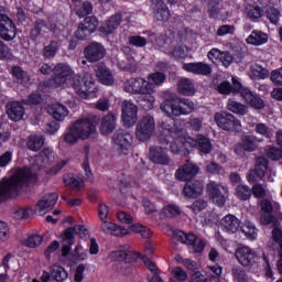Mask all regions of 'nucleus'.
I'll use <instances>...</instances> for the list:
<instances>
[{"mask_svg": "<svg viewBox=\"0 0 282 282\" xmlns=\"http://www.w3.org/2000/svg\"><path fill=\"white\" fill-rule=\"evenodd\" d=\"M235 257L245 268H250V265H254V263L259 261V256H257V252L250 249V247L238 248L235 252Z\"/></svg>", "mask_w": 282, "mask_h": 282, "instance_id": "nucleus-15", "label": "nucleus"}, {"mask_svg": "<svg viewBox=\"0 0 282 282\" xmlns=\"http://www.w3.org/2000/svg\"><path fill=\"white\" fill-rule=\"evenodd\" d=\"M237 196L239 199H250L252 192L246 185H238L236 188Z\"/></svg>", "mask_w": 282, "mask_h": 282, "instance_id": "nucleus-59", "label": "nucleus"}, {"mask_svg": "<svg viewBox=\"0 0 282 282\" xmlns=\"http://www.w3.org/2000/svg\"><path fill=\"white\" fill-rule=\"evenodd\" d=\"M239 219L235 215H227L220 220V228L228 235H235L239 230Z\"/></svg>", "mask_w": 282, "mask_h": 282, "instance_id": "nucleus-29", "label": "nucleus"}, {"mask_svg": "<svg viewBox=\"0 0 282 282\" xmlns=\"http://www.w3.org/2000/svg\"><path fill=\"white\" fill-rule=\"evenodd\" d=\"M153 131H155V119L148 115L140 119L137 124V138L141 142L149 140L153 135Z\"/></svg>", "mask_w": 282, "mask_h": 282, "instance_id": "nucleus-10", "label": "nucleus"}, {"mask_svg": "<svg viewBox=\"0 0 282 282\" xmlns=\"http://www.w3.org/2000/svg\"><path fill=\"white\" fill-rule=\"evenodd\" d=\"M88 258L89 253H87L85 247L80 243H77L70 253V261H73V263H80V261H87Z\"/></svg>", "mask_w": 282, "mask_h": 282, "instance_id": "nucleus-39", "label": "nucleus"}, {"mask_svg": "<svg viewBox=\"0 0 282 282\" xmlns=\"http://www.w3.org/2000/svg\"><path fill=\"white\" fill-rule=\"evenodd\" d=\"M158 12L155 13V18L158 21H169V18L171 17V13L169 12V9L164 7V2L158 1Z\"/></svg>", "mask_w": 282, "mask_h": 282, "instance_id": "nucleus-52", "label": "nucleus"}, {"mask_svg": "<svg viewBox=\"0 0 282 282\" xmlns=\"http://www.w3.org/2000/svg\"><path fill=\"white\" fill-rule=\"evenodd\" d=\"M68 85H72L77 96L85 100L95 98L96 94H98L96 82H94V77L89 74L75 75Z\"/></svg>", "mask_w": 282, "mask_h": 282, "instance_id": "nucleus-4", "label": "nucleus"}, {"mask_svg": "<svg viewBox=\"0 0 282 282\" xmlns=\"http://www.w3.org/2000/svg\"><path fill=\"white\" fill-rule=\"evenodd\" d=\"M50 162H54V150H52V148H45L41 151L39 156H36L35 166L43 169V166H47Z\"/></svg>", "mask_w": 282, "mask_h": 282, "instance_id": "nucleus-34", "label": "nucleus"}, {"mask_svg": "<svg viewBox=\"0 0 282 282\" xmlns=\"http://www.w3.org/2000/svg\"><path fill=\"white\" fill-rule=\"evenodd\" d=\"M56 202H58V194L51 193L43 196L42 199L39 200V203L35 205V214L43 216L47 215L52 208L56 205Z\"/></svg>", "mask_w": 282, "mask_h": 282, "instance_id": "nucleus-16", "label": "nucleus"}, {"mask_svg": "<svg viewBox=\"0 0 282 282\" xmlns=\"http://www.w3.org/2000/svg\"><path fill=\"white\" fill-rule=\"evenodd\" d=\"M174 241L189 246V250L194 254H202L206 248V240L197 237L193 232L186 234L184 231H176L174 232Z\"/></svg>", "mask_w": 282, "mask_h": 282, "instance_id": "nucleus-7", "label": "nucleus"}, {"mask_svg": "<svg viewBox=\"0 0 282 282\" xmlns=\"http://www.w3.org/2000/svg\"><path fill=\"white\" fill-rule=\"evenodd\" d=\"M232 85L234 87L229 84V82H223L218 85L217 90L219 94H224L228 96V94H240L243 91V86L241 85V82L237 77H232Z\"/></svg>", "mask_w": 282, "mask_h": 282, "instance_id": "nucleus-21", "label": "nucleus"}, {"mask_svg": "<svg viewBox=\"0 0 282 282\" xmlns=\"http://www.w3.org/2000/svg\"><path fill=\"white\" fill-rule=\"evenodd\" d=\"M183 193L186 197H199L204 193V184L199 181L187 182Z\"/></svg>", "mask_w": 282, "mask_h": 282, "instance_id": "nucleus-32", "label": "nucleus"}, {"mask_svg": "<svg viewBox=\"0 0 282 282\" xmlns=\"http://www.w3.org/2000/svg\"><path fill=\"white\" fill-rule=\"evenodd\" d=\"M85 57L90 63H96L105 58V46L100 43L93 42L84 51Z\"/></svg>", "mask_w": 282, "mask_h": 282, "instance_id": "nucleus-18", "label": "nucleus"}, {"mask_svg": "<svg viewBox=\"0 0 282 282\" xmlns=\"http://www.w3.org/2000/svg\"><path fill=\"white\" fill-rule=\"evenodd\" d=\"M224 269L219 265L207 267V274H209L210 282H220Z\"/></svg>", "mask_w": 282, "mask_h": 282, "instance_id": "nucleus-46", "label": "nucleus"}, {"mask_svg": "<svg viewBox=\"0 0 282 282\" xmlns=\"http://www.w3.org/2000/svg\"><path fill=\"white\" fill-rule=\"evenodd\" d=\"M12 216L14 219H30V217H32V208L15 207L13 208Z\"/></svg>", "mask_w": 282, "mask_h": 282, "instance_id": "nucleus-47", "label": "nucleus"}, {"mask_svg": "<svg viewBox=\"0 0 282 282\" xmlns=\"http://www.w3.org/2000/svg\"><path fill=\"white\" fill-rule=\"evenodd\" d=\"M259 140L256 137L247 135L242 139L241 145L237 144L235 152L241 156L246 155V151L252 152L257 149Z\"/></svg>", "mask_w": 282, "mask_h": 282, "instance_id": "nucleus-28", "label": "nucleus"}, {"mask_svg": "<svg viewBox=\"0 0 282 282\" xmlns=\"http://www.w3.org/2000/svg\"><path fill=\"white\" fill-rule=\"evenodd\" d=\"M122 22V15L115 14L109 18L101 26L100 32L104 34H113L116 30L120 26V23Z\"/></svg>", "mask_w": 282, "mask_h": 282, "instance_id": "nucleus-30", "label": "nucleus"}, {"mask_svg": "<svg viewBox=\"0 0 282 282\" xmlns=\"http://www.w3.org/2000/svg\"><path fill=\"white\" fill-rule=\"evenodd\" d=\"M10 239V227L8 223L0 220V242L6 243Z\"/></svg>", "mask_w": 282, "mask_h": 282, "instance_id": "nucleus-57", "label": "nucleus"}, {"mask_svg": "<svg viewBox=\"0 0 282 282\" xmlns=\"http://www.w3.org/2000/svg\"><path fill=\"white\" fill-rule=\"evenodd\" d=\"M148 86L150 91H155V87H162L166 82V75L162 72H155L148 76Z\"/></svg>", "mask_w": 282, "mask_h": 282, "instance_id": "nucleus-36", "label": "nucleus"}, {"mask_svg": "<svg viewBox=\"0 0 282 282\" xmlns=\"http://www.w3.org/2000/svg\"><path fill=\"white\" fill-rule=\"evenodd\" d=\"M208 206V204L206 203V200L199 198L196 199L192 205H191V210H193V213L195 215H198V213H202V210H204V208H206Z\"/></svg>", "mask_w": 282, "mask_h": 282, "instance_id": "nucleus-62", "label": "nucleus"}, {"mask_svg": "<svg viewBox=\"0 0 282 282\" xmlns=\"http://www.w3.org/2000/svg\"><path fill=\"white\" fill-rule=\"evenodd\" d=\"M163 213H164L165 217L173 218V217H178V215H181L182 210L180 209V207L177 205L170 204L163 208Z\"/></svg>", "mask_w": 282, "mask_h": 282, "instance_id": "nucleus-54", "label": "nucleus"}, {"mask_svg": "<svg viewBox=\"0 0 282 282\" xmlns=\"http://www.w3.org/2000/svg\"><path fill=\"white\" fill-rule=\"evenodd\" d=\"M26 248H39L43 243V236L40 234H31L28 239L23 241Z\"/></svg>", "mask_w": 282, "mask_h": 282, "instance_id": "nucleus-48", "label": "nucleus"}, {"mask_svg": "<svg viewBox=\"0 0 282 282\" xmlns=\"http://www.w3.org/2000/svg\"><path fill=\"white\" fill-rule=\"evenodd\" d=\"M47 112L57 122H63V120L69 116V109H67V106L58 102L50 105Z\"/></svg>", "mask_w": 282, "mask_h": 282, "instance_id": "nucleus-25", "label": "nucleus"}, {"mask_svg": "<svg viewBox=\"0 0 282 282\" xmlns=\"http://www.w3.org/2000/svg\"><path fill=\"white\" fill-rule=\"evenodd\" d=\"M241 96L246 100V102L251 105L254 109H263L265 107L263 99L254 96V94H252V91H250V89L248 88L241 90Z\"/></svg>", "mask_w": 282, "mask_h": 282, "instance_id": "nucleus-35", "label": "nucleus"}, {"mask_svg": "<svg viewBox=\"0 0 282 282\" xmlns=\"http://www.w3.org/2000/svg\"><path fill=\"white\" fill-rule=\"evenodd\" d=\"M61 248V242L54 240L51 245H48L44 251L45 259L51 260L53 254H56L58 249Z\"/></svg>", "mask_w": 282, "mask_h": 282, "instance_id": "nucleus-55", "label": "nucleus"}, {"mask_svg": "<svg viewBox=\"0 0 282 282\" xmlns=\"http://www.w3.org/2000/svg\"><path fill=\"white\" fill-rule=\"evenodd\" d=\"M267 17L273 25H276V23H279V19H281V11L276 8H269L267 10Z\"/></svg>", "mask_w": 282, "mask_h": 282, "instance_id": "nucleus-61", "label": "nucleus"}, {"mask_svg": "<svg viewBox=\"0 0 282 282\" xmlns=\"http://www.w3.org/2000/svg\"><path fill=\"white\" fill-rule=\"evenodd\" d=\"M75 235H78L79 237H87L89 235V231L85 226L83 225H76L74 228H67L64 230L59 239L63 243L61 252L62 257L69 259L72 261V246H74V237Z\"/></svg>", "mask_w": 282, "mask_h": 282, "instance_id": "nucleus-5", "label": "nucleus"}, {"mask_svg": "<svg viewBox=\"0 0 282 282\" xmlns=\"http://www.w3.org/2000/svg\"><path fill=\"white\" fill-rule=\"evenodd\" d=\"M56 52H58V42H51L50 45L44 48L43 54L45 58H54Z\"/></svg>", "mask_w": 282, "mask_h": 282, "instance_id": "nucleus-56", "label": "nucleus"}, {"mask_svg": "<svg viewBox=\"0 0 282 282\" xmlns=\"http://www.w3.org/2000/svg\"><path fill=\"white\" fill-rule=\"evenodd\" d=\"M252 193L254 197L261 198V197H270V192L263 187L261 184H254L252 186Z\"/></svg>", "mask_w": 282, "mask_h": 282, "instance_id": "nucleus-60", "label": "nucleus"}, {"mask_svg": "<svg viewBox=\"0 0 282 282\" xmlns=\"http://www.w3.org/2000/svg\"><path fill=\"white\" fill-rule=\"evenodd\" d=\"M121 120L128 129L138 122V106L129 100H124L121 106Z\"/></svg>", "mask_w": 282, "mask_h": 282, "instance_id": "nucleus-11", "label": "nucleus"}, {"mask_svg": "<svg viewBox=\"0 0 282 282\" xmlns=\"http://www.w3.org/2000/svg\"><path fill=\"white\" fill-rule=\"evenodd\" d=\"M226 193H228V189L219 183L209 182L207 185V195L216 206L226 204Z\"/></svg>", "mask_w": 282, "mask_h": 282, "instance_id": "nucleus-12", "label": "nucleus"}, {"mask_svg": "<svg viewBox=\"0 0 282 282\" xmlns=\"http://www.w3.org/2000/svg\"><path fill=\"white\" fill-rule=\"evenodd\" d=\"M51 276L57 282L67 281V276H69V273H67V270L65 268L54 264L51 268Z\"/></svg>", "mask_w": 282, "mask_h": 282, "instance_id": "nucleus-43", "label": "nucleus"}, {"mask_svg": "<svg viewBox=\"0 0 282 282\" xmlns=\"http://www.w3.org/2000/svg\"><path fill=\"white\" fill-rule=\"evenodd\" d=\"M35 181L36 173L28 167L17 170L11 177H3L0 181V202L14 197V195L19 194L21 188Z\"/></svg>", "mask_w": 282, "mask_h": 282, "instance_id": "nucleus-2", "label": "nucleus"}, {"mask_svg": "<svg viewBox=\"0 0 282 282\" xmlns=\"http://www.w3.org/2000/svg\"><path fill=\"white\" fill-rule=\"evenodd\" d=\"M100 228L102 232H106V235H112L113 237H124L129 235V229L118 226L116 223H111L109 220H104Z\"/></svg>", "mask_w": 282, "mask_h": 282, "instance_id": "nucleus-22", "label": "nucleus"}, {"mask_svg": "<svg viewBox=\"0 0 282 282\" xmlns=\"http://www.w3.org/2000/svg\"><path fill=\"white\" fill-rule=\"evenodd\" d=\"M91 10H94V8L91 7V3L84 2L80 4V7L76 9V12L78 17H87V14H91Z\"/></svg>", "mask_w": 282, "mask_h": 282, "instance_id": "nucleus-63", "label": "nucleus"}, {"mask_svg": "<svg viewBox=\"0 0 282 282\" xmlns=\"http://www.w3.org/2000/svg\"><path fill=\"white\" fill-rule=\"evenodd\" d=\"M183 69L188 72L189 74H196L202 76H208L213 72V68L208 66V64H204L202 62L197 63H185L183 64Z\"/></svg>", "mask_w": 282, "mask_h": 282, "instance_id": "nucleus-27", "label": "nucleus"}, {"mask_svg": "<svg viewBox=\"0 0 282 282\" xmlns=\"http://www.w3.org/2000/svg\"><path fill=\"white\" fill-rule=\"evenodd\" d=\"M150 43H152L154 47H159V50H162V47L166 45V36L152 34L150 35Z\"/></svg>", "mask_w": 282, "mask_h": 282, "instance_id": "nucleus-58", "label": "nucleus"}, {"mask_svg": "<svg viewBox=\"0 0 282 282\" xmlns=\"http://www.w3.org/2000/svg\"><path fill=\"white\" fill-rule=\"evenodd\" d=\"M7 113L10 120L13 122H19V120L23 118L25 110L23 109V106L19 104V101H13L7 105Z\"/></svg>", "mask_w": 282, "mask_h": 282, "instance_id": "nucleus-31", "label": "nucleus"}, {"mask_svg": "<svg viewBox=\"0 0 282 282\" xmlns=\"http://www.w3.org/2000/svg\"><path fill=\"white\" fill-rule=\"evenodd\" d=\"M267 172L268 161L265 159H258L256 163V169L249 172L247 180L250 183H254L257 182V180H261Z\"/></svg>", "mask_w": 282, "mask_h": 282, "instance_id": "nucleus-23", "label": "nucleus"}, {"mask_svg": "<svg viewBox=\"0 0 282 282\" xmlns=\"http://www.w3.org/2000/svg\"><path fill=\"white\" fill-rule=\"evenodd\" d=\"M214 120L217 127L224 131H241V121L237 120L230 112H216Z\"/></svg>", "mask_w": 282, "mask_h": 282, "instance_id": "nucleus-9", "label": "nucleus"}, {"mask_svg": "<svg viewBox=\"0 0 282 282\" xmlns=\"http://www.w3.org/2000/svg\"><path fill=\"white\" fill-rule=\"evenodd\" d=\"M248 76L252 80H264V78H268L270 76V72H268V69L261 67L260 65L253 64L248 72Z\"/></svg>", "mask_w": 282, "mask_h": 282, "instance_id": "nucleus-38", "label": "nucleus"}, {"mask_svg": "<svg viewBox=\"0 0 282 282\" xmlns=\"http://www.w3.org/2000/svg\"><path fill=\"white\" fill-rule=\"evenodd\" d=\"M150 158L155 164H169V155H166V151L160 147L150 150Z\"/></svg>", "mask_w": 282, "mask_h": 282, "instance_id": "nucleus-37", "label": "nucleus"}, {"mask_svg": "<svg viewBox=\"0 0 282 282\" xmlns=\"http://www.w3.org/2000/svg\"><path fill=\"white\" fill-rule=\"evenodd\" d=\"M123 89L128 94H149V82L142 77L130 78L123 83Z\"/></svg>", "mask_w": 282, "mask_h": 282, "instance_id": "nucleus-13", "label": "nucleus"}, {"mask_svg": "<svg viewBox=\"0 0 282 282\" xmlns=\"http://www.w3.org/2000/svg\"><path fill=\"white\" fill-rule=\"evenodd\" d=\"M109 259H111V261H131V251L121 248L117 251H112L109 254Z\"/></svg>", "mask_w": 282, "mask_h": 282, "instance_id": "nucleus-44", "label": "nucleus"}, {"mask_svg": "<svg viewBox=\"0 0 282 282\" xmlns=\"http://www.w3.org/2000/svg\"><path fill=\"white\" fill-rule=\"evenodd\" d=\"M172 274L180 282H184V281H186V279H188V274L186 273V271H184V269H182L180 267L174 268L172 270Z\"/></svg>", "mask_w": 282, "mask_h": 282, "instance_id": "nucleus-64", "label": "nucleus"}, {"mask_svg": "<svg viewBox=\"0 0 282 282\" xmlns=\"http://www.w3.org/2000/svg\"><path fill=\"white\" fill-rule=\"evenodd\" d=\"M96 77L98 78L101 85H106L107 87H111L116 83V77H113V73L104 64H99L95 67Z\"/></svg>", "mask_w": 282, "mask_h": 282, "instance_id": "nucleus-19", "label": "nucleus"}, {"mask_svg": "<svg viewBox=\"0 0 282 282\" xmlns=\"http://www.w3.org/2000/svg\"><path fill=\"white\" fill-rule=\"evenodd\" d=\"M177 88L183 96H195V84L188 78H182L177 84Z\"/></svg>", "mask_w": 282, "mask_h": 282, "instance_id": "nucleus-40", "label": "nucleus"}, {"mask_svg": "<svg viewBox=\"0 0 282 282\" xmlns=\"http://www.w3.org/2000/svg\"><path fill=\"white\" fill-rule=\"evenodd\" d=\"M260 207L262 213H264L260 218L261 224L264 226H270V224H272V226H279V220H276L274 216L270 215V213H272V202L269 199H262L260 202Z\"/></svg>", "mask_w": 282, "mask_h": 282, "instance_id": "nucleus-20", "label": "nucleus"}, {"mask_svg": "<svg viewBox=\"0 0 282 282\" xmlns=\"http://www.w3.org/2000/svg\"><path fill=\"white\" fill-rule=\"evenodd\" d=\"M96 135H98L96 123L89 118H82L69 127L64 134V142L66 144H76L79 140H91Z\"/></svg>", "mask_w": 282, "mask_h": 282, "instance_id": "nucleus-3", "label": "nucleus"}, {"mask_svg": "<svg viewBox=\"0 0 282 282\" xmlns=\"http://www.w3.org/2000/svg\"><path fill=\"white\" fill-rule=\"evenodd\" d=\"M82 25H84L86 31H88V34H91L96 32V29L98 28V19L95 17L86 18Z\"/></svg>", "mask_w": 282, "mask_h": 282, "instance_id": "nucleus-53", "label": "nucleus"}, {"mask_svg": "<svg viewBox=\"0 0 282 282\" xmlns=\"http://www.w3.org/2000/svg\"><path fill=\"white\" fill-rule=\"evenodd\" d=\"M53 79L51 80V87H68L74 76V68L65 63H59L53 68Z\"/></svg>", "mask_w": 282, "mask_h": 282, "instance_id": "nucleus-6", "label": "nucleus"}, {"mask_svg": "<svg viewBox=\"0 0 282 282\" xmlns=\"http://www.w3.org/2000/svg\"><path fill=\"white\" fill-rule=\"evenodd\" d=\"M64 184L70 186V188H79L85 182L80 177L74 176V174H67L64 176Z\"/></svg>", "mask_w": 282, "mask_h": 282, "instance_id": "nucleus-49", "label": "nucleus"}, {"mask_svg": "<svg viewBox=\"0 0 282 282\" xmlns=\"http://www.w3.org/2000/svg\"><path fill=\"white\" fill-rule=\"evenodd\" d=\"M6 7L0 6V39L14 41L17 39V25L6 13Z\"/></svg>", "mask_w": 282, "mask_h": 282, "instance_id": "nucleus-8", "label": "nucleus"}, {"mask_svg": "<svg viewBox=\"0 0 282 282\" xmlns=\"http://www.w3.org/2000/svg\"><path fill=\"white\" fill-rule=\"evenodd\" d=\"M207 56L215 65L219 63H223L224 67H230V65H232V55L228 52H223L219 48H212Z\"/></svg>", "mask_w": 282, "mask_h": 282, "instance_id": "nucleus-17", "label": "nucleus"}, {"mask_svg": "<svg viewBox=\"0 0 282 282\" xmlns=\"http://www.w3.org/2000/svg\"><path fill=\"white\" fill-rule=\"evenodd\" d=\"M43 144H45V137H43V134L35 133L29 137L28 149L30 151H41Z\"/></svg>", "mask_w": 282, "mask_h": 282, "instance_id": "nucleus-42", "label": "nucleus"}, {"mask_svg": "<svg viewBox=\"0 0 282 282\" xmlns=\"http://www.w3.org/2000/svg\"><path fill=\"white\" fill-rule=\"evenodd\" d=\"M133 137L131 133H119L113 135V149L119 155H129Z\"/></svg>", "mask_w": 282, "mask_h": 282, "instance_id": "nucleus-14", "label": "nucleus"}, {"mask_svg": "<svg viewBox=\"0 0 282 282\" xmlns=\"http://www.w3.org/2000/svg\"><path fill=\"white\" fill-rule=\"evenodd\" d=\"M227 109L232 113H238V116H246V113H248V107L232 99L228 100Z\"/></svg>", "mask_w": 282, "mask_h": 282, "instance_id": "nucleus-45", "label": "nucleus"}, {"mask_svg": "<svg viewBox=\"0 0 282 282\" xmlns=\"http://www.w3.org/2000/svg\"><path fill=\"white\" fill-rule=\"evenodd\" d=\"M269 36L263 31L254 30L250 33V35L246 39V43L248 45H254L259 47L261 45H265L268 43Z\"/></svg>", "mask_w": 282, "mask_h": 282, "instance_id": "nucleus-33", "label": "nucleus"}, {"mask_svg": "<svg viewBox=\"0 0 282 282\" xmlns=\"http://www.w3.org/2000/svg\"><path fill=\"white\" fill-rule=\"evenodd\" d=\"M153 94H155V91L141 93L139 105H141L145 111H151V109L155 107V97Z\"/></svg>", "mask_w": 282, "mask_h": 282, "instance_id": "nucleus-41", "label": "nucleus"}, {"mask_svg": "<svg viewBox=\"0 0 282 282\" xmlns=\"http://www.w3.org/2000/svg\"><path fill=\"white\" fill-rule=\"evenodd\" d=\"M145 265H147L148 270H150V272H152V274H153L152 276L151 275L148 276V281L164 282L162 280V278L158 274V267L155 265V263H153L151 260H147Z\"/></svg>", "mask_w": 282, "mask_h": 282, "instance_id": "nucleus-50", "label": "nucleus"}, {"mask_svg": "<svg viewBox=\"0 0 282 282\" xmlns=\"http://www.w3.org/2000/svg\"><path fill=\"white\" fill-rule=\"evenodd\" d=\"M242 232L247 236V238L251 239V241H254V239H257V227H254L253 224L250 221H246L242 225Z\"/></svg>", "mask_w": 282, "mask_h": 282, "instance_id": "nucleus-51", "label": "nucleus"}, {"mask_svg": "<svg viewBox=\"0 0 282 282\" xmlns=\"http://www.w3.org/2000/svg\"><path fill=\"white\" fill-rule=\"evenodd\" d=\"M118 118L116 115L109 112L108 115L104 116L100 121L99 131L101 135H111L112 131H116V122Z\"/></svg>", "mask_w": 282, "mask_h": 282, "instance_id": "nucleus-24", "label": "nucleus"}, {"mask_svg": "<svg viewBox=\"0 0 282 282\" xmlns=\"http://www.w3.org/2000/svg\"><path fill=\"white\" fill-rule=\"evenodd\" d=\"M161 111L167 116L161 122L162 133L160 135V142L163 147H169L172 153H182V155H188V149L197 147L202 153H210L213 151V144L210 140L203 135H198L197 140L188 137L184 126L180 122H175L172 116H187L195 111V104L191 99H172L165 100L161 105Z\"/></svg>", "mask_w": 282, "mask_h": 282, "instance_id": "nucleus-1", "label": "nucleus"}, {"mask_svg": "<svg viewBox=\"0 0 282 282\" xmlns=\"http://www.w3.org/2000/svg\"><path fill=\"white\" fill-rule=\"evenodd\" d=\"M199 173V167L193 163H186L181 169L176 171V180L181 182H186L187 180H192Z\"/></svg>", "mask_w": 282, "mask_h": 282, "instance_id": "nucleus-26", "label": "nucleus"}]
</instances>
